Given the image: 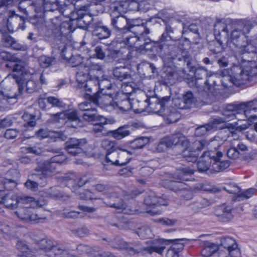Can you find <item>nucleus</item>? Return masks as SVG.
I'll return each mask as SVG.
<instances>
[{"label":"nucleus","mask_w":257,"mask_h":257,"mask_svg":"<svg viewBox=\"0 0 257 257\" xmlns=\"http://www.w3.org/2000/svg\"><path fill=\"white\" fill-rule=\"evenodd\" d=\"M219 249V247H218V245L214 243L206 242L204 244V247L201 250V253L203 257H210Z\"/></svg>","instance_id":"obj_30"},{"label":"nucleus","mask_w":257,"mask_h":257,"mask_svg":"<svg viewBox=\"0 0 257 257\" xmlns=\"http://www.w3.org/2000/svg\"><path fill=\"white\" fill-rule=\"evenodd\" d=\"M168 101V98L166 97H163L161 100H156L154 103H149L150 108L155 113H159L160 115L162 114V110L163 112L164 110L166 109L163 108V105L165 104L166 102Z\"/></svg>","instance_id":"obj_32"},{"label":"nucleus","mask_w":257,"mask_h":257,"mask_svg":"<svg viewBox=\"0 0 257 257\" xmlns=\"http://www.w3.org/2000/svg\"><path fill=\"white\" fill-rule=\"evenodd\" d=\"M38 138L43 139L47 138H50L54 141H56L57 139L60 138V133L59 132L49 131L47 128L40 129L36 133Z\"/></svg>","instance_id":"obj_29"},{"label":"nucleus","mask_w":257,"mask_h":257,"mask_svg":"<svg viewBox=\"0 0 257 257\" xmlns=\"http://www.w3.org/2000/svg\"><path fill=\"white\" fill-rule=\"evenodd\" d=\"M232 210V207L231 206L224 204L216 210L215 215L220 221L226 222L233 217Z\"/></svg>","instance_id":"obj_17"},{"label":"nucleus","mask_w":257,"mask_h":257,"mask_svg":"<svg viewBox=\"0 0 257 257\" xmlns=\"http://www.w3.org/2000/svg\"><path fill=\"white\" fill-rule=\"evenodd\" d=\"M119 153L117 149L107 152L106 155V161L108 163H110L112 165L118 166L117 159Z\"/></svg>","instance_id":"obj_45"},{"label":"nucleus","mask_w":257,"mask_h":257,"mask_svg":"<svg viewBox=\"0 0 257 257\" xmlns=\"http://www.w3.org/2000/svg\"><path fill=\"white\" fill-rule=\"evenodd\" d=\"M117 149L119 153L117 159L118 166L125 165L131 160L132 153L123 148L122 146H118Z\"/></svg>","instance_id":"obj_22"},{"label":"nucleus","mask_w":257,"mask_h":257,"mask_svg":"<svg viewBox=\"0 0 257 257\" xmlns=\"http://www.w3.org/2000/svg\"><path fill=\"white\" fill-rule=\"evenodd\" d=\"M165 65V72L166 76H164L165 80L167 81V83H171L172 80L174 79H179V77L186 78V71L184 69H180L177 70V72H174L171 68V64H168L166 59L164 60Z\"/></svg>","instance_id":"obj_13"},{"label":"nucleus","mask_w":257,"mask_h":257,"mask_svg":"<svg viewBox=\"0 0 257 257\" xmlns=\"http://www.w3.org/2000/svg\"><path fill=\"white\" fill-rule=\"evenodd\" d=\"M52 246V243L51 241L48 239H43L39 242L40 248L42 250H44L46 254H47V251L50 250Z\"/></svg>","instance_id":"obj_62"},{"label":"nucleus","mask_w":257,"mask_h":257,"mask_svg":"<svg viewBox=\"0 0 257 257\" xmlns=\"http://www.w3.org/2000/svg\"><path fill=\"white\" fill-rule=\"evenodd\" d=\"M54 60L55 59L53 58L46 56H41L39 59V64L43 68L48 67L53 63Z\"/></svg>","instance_id":"obj_50"},{"label":"nucleus","mask_w":257,"mask_h":257,"mask_svg":"<svg viewBox=\"0 0 257 257\" xmlns=\"http://www.w3.org/2000/svg\"><path fill=\"white\" fill-rule=\"evenodd\" d=\"M222 157V153L221 152H215L214 157L213 158V163L211 170L213 173H217L222 171L229 166L228 161H221L220 158Z\"/></svg>","instance_id":"obj_15"},{"label":"nucleus","mask_w":257,"mask_h":257,"mask_svg":"<svg viewBox=\"0 0 257 257\" xmlns=\"http://www.w3.org/2000/svg\"><path fill=\"white\" fill-rule=\"evenodd\" d=\"M183 240H150L146 242V246H141L137 243H128L122 239H116L111 242L110 245L118 249L125 250L131 255L142 251H147L150 254L156 252L161 254L166 247V242L172 241L173 243L169 249L179 253L184 248V243L182 242Z\"/></svg>","instance_id":"obj_2"},{"label":"nucleus","mask_w":257,"mask_h":257,"mask_svg":"<svg viewBox=\"0 0 257 257\" xmlns=\"http://www.w3.org/2000/svg\"><path fill=\"white\" fill-rule=\"evenodd\" d=\"M241 114L238 106L229 104L222 111V115L225 117L226 120H232L236 118L238 120L243 119V118L238 117L237 115Z\"/></svg>","instance_id":"obj_21"},{"label":"nucleus","mask_w":257,"mask_h":257,"mask_svg":"<svg viewBox=\"0 0 257 257\" xmlns=\"http://www.w3.org/2000/svg\"><path fill=\"white\" fill-rule=\"evenodd\" d=\"M254 192L255 189L254 188H249L242 192L240 191L238 194V200L248 199L254 194Z\"/></svg>","instance_id":"obj_61"},{"label":"nucleus","mask_w":257,"mask_h":257,"mask_svg":"<svg viewBox=\"0 0 257 257\" xmlns=\"http://www.w3.org/2000/svg\"><path fill=\"white\" fill-rule=\"evenodd\" d=\"M79 109L86 112L83 114V118L87 121H93L96 119L97 110L96 108L92 107V103L89 102H84L79 104Z\"/></svg>","instance_id":"obj_16"},{"label":"nucleus","mask_w":257,"mask_h":257,"mask_svg":"<svg viewBox=\"0 0 257 257\" xmlns=\"http://www.w3.org/2000/svg\"><path fill=\"white\" fill-rule=\"evenodd\" d=\"M11 78L14 81V76H8L0 83V106H6L10 103V100L13 98L7 93L8 91L11 90V87L8 84Z\"/></svg>","instance_id":"obj_12"},{"label":"nucleus","mask_w":257,"mask_h":257,"mask_svg":"<svg viewBox=\"0 0 257 257\" xmlns=\"http://www.w3.org/2000/svg\"><path fill=\"white\" fill-rule=\"evenodd\" d=\"M124 68H117L113 70V74L116 79L122 81L129 77L124 71Z\"/></svg>","instance_id":"obj_55"},{"label":"nucleus","mask_w":257,"mask_h":257,"mask_svg":"<svg viewBox=\"0 0 257 257\" xmlns=\"http://www.w3.org/2000/svg\"><path fill=\"white\" fill-rule=\"evenodd\" d=\"M144 47H145V50H149L155 54H159L162 49V45L154 42L145 43Z\"/></svg>","instance_id":"obj_43"},{"label":"nucleus","mask_w":257,"mask_h":257,"mask_svg":"<svg viewBox=\"0 0 257 257\" xmlns=\"http://www.w3.org/2000/svg\"><path fill=\"white\" fill-rule=\"evenodd\" d=\"M17 248L22 252V254L18 255L20 257H30L28 252L29 251L28 246L22 241H18L17 244Z\"/></svg>","instance_id":"obj_56"},{"label":"nucleus","mask_w":257,"mask_h":257,"mask_svg":"<svg viewBox=\"0 0 257 257\" xmlns=\"http://www.w3.org/2000/svg\"><path fill=\"white\" fill-rule=\"evenodd\" d=\"M219 247V250L224 249L227 254L233 255V257H240L241 253L240 249L236 241L232 238L226 237L220 239V242L218 245Z\"/></svg>","instance_id":"obj_10"},{"label":"nucleus","mask_w":257,"mask_h":257,"mask_svg":"<svg viewBox=\"0 0 257 257\" xmlns=\"http://www.w3.org/2000/svg\"><path fill=\"white\" fill-rule=\"evenodd\" d=\"M224 189L228 193L235 195L236 199H238V194L240 192V189L236 185L231 184L225 187Z\"/></svg>","instance_id":"obj_58"},{"label":"nucleus","mask_w":257,"mask_h":257,"mask_svg":"<svg viewBox=\"0 0 257 257\" xmlns=\"http://www.w3.org/2000/svg\"><path fill=\"white\" fill-rule=\"evenodd\" d=\"M226 127L228 128L230 132L231 136H229L228 138L234 137L233 140H237L238 139V135H237V132H240L244 129V127L241 125H237L236 123L234 124L229 123L227 125Z\"/></svg>","instance_id":"obj_38"},{"label":"nucleus","mask_w":257,"mask_h":257,"mask_svg":"<svg viewBox=\"0 0 257 257\" xmlns=\"http://www.w3.org/2000/svg\"><path fill=\"white\" fill-rule=\"evenodd\" d=\"M59 213L60 215L68 218H76L78 217L79 212L72 210L70 208H65L59 210Z\"/></svg>","instance_id":"obj_46"},{"label":"nucleus","mask_w":257,"mask_h":257,"mask_svg":"<svg viewBox=\"0 0 257 257\" xmlns=\"http://www.w3.org/2000/svg\"><path fill=\"white\" fill-rule=\"evenodd\" d=\"M214 155L215 152L213 151L204 152L197 163V167L200 172L208 171L209 173H213L211 168Z\"/></svg>","instance_id":"obj_11"},{"label":"nucleus","mask_w":257,"mask_h":257,"mask_svg":"<svg viewBox=\"0 0 257 257\" xmlns=\"http://www.w3.org/2000/svg\"><path fill=\"white\" fill-rule=\"evenodd\" d=\"M64 49L62 51L61 55L64 59L67 60L72 67L78 66L76 73V80L79 84V87L82 88L86 92L87 95H90L93 88H97V86L101 89L104 88L101 87L104 83H108L107 80L102 79L103 76V67L96 63L94 59L91 58L87 59L85 63H82V58L79 55L72 56L71 58L65 56Z\"/></svg>","instance_id":"obj_1"},{"label":"nucleus","mask_w":257,"mask_h":257,"mask_svg":"<svg viewBox=\"0 0 257 257\" xmlns=\"http://www.w3.org/2000/svg\"><path fill=\"white\" fill-rule=\"evenodd\" d=\"M87 181L85 176H77L73 173L65 175L60 180L63 185L74 189L82 187Z\"/></svg>","instance_id":"obj_7"},{"label":"nucleus","mask_w":257,"mask_h":257,"mask_svg":"<svg viewBox=\"0 0 257 257\" xmlns=\"http://www.w3.org/2000/svg\"><path fill=\"white\" fill-rule=\"evenodd\" d=\"M136 233L142 238H151L153 235L151 228L148 226H143L138 228Z\"/></svg>","instance_id":"obj_42"},{"label":"nucleus","mask_w":257,"mask_h":257,"mask_svg":"<svg viewBox=\"0 0 257 257\" xmlns=\"http://www.w3.org/2000/svg\"><path fill=\"white\" fill-rule=\"evenodd\" d=\"M36 171L41 172L45 177H48L54 175L56 172V166L50 160L44 162Z\"/></svg>","instance_id":"obj_20"},{"label":"nucleus","mask_w":257,"mask_h":257,"mask_svg":"<svg viewBox=\"0 0 257 257\" xmlns=\"http://www.w3.org/2000/svg\"><path fill=\"white\" fill-rule=\"evenodd\" d=\"M93 33L94 35L98 37L100 39L107 38L110 35V31L105 26L96 28Z\"/></svg>","instance_id":"obj_37"},{"label":"nucleus","mask_w":257,"mask_h":257,"mask_svg":"<svg viewBox=\"0 0 257 257\" xmlns=\"http://www.w3.org/2000/svg\"><path fill=\"white\" fill-rule=\"evenodd\" d=\"M16 186V182L12 179H5L0 180V212H1V206H3V202L4 200L3 192L5 189H11Z\"/></svg>","instance_id":"obj_24"},{"label":"nucleus","mask_w":257,"mask_h":257,"mask_svg":"<svg viewBox=\"0 0 257 257\" xmlns=\"http://www.w3.org/2000/svg\"><path fill=\"white\" fill-rule=\"evenodd\" d=\"M47 101L54 107H64L65 106V104L62 101L55 97H49L47 98Z\"/></svg>","instance_id":"obj_64"},{"label":"nucleus","mask_w":257,"mask_h":257,"mask_svg":"<svg viewBox=\"0 0 257 257\" xmlns=\"http://www.w3.org/2000/svg\"><path fill=\"white\" fill-rule=\"evenodd\" d=\"M256 102V100H253L240 104V108L243 110V114L242 115H244V117L250 119L257 117V115L255 114L257 112V108L253 107L254 103Z\"/></svg>","instance_id":"obj_18"},{"label":"nucleus","mask_w":257,"mask_h":257,"mask_svg":"<svg viewBox=\"0 0 257 257\" xmlns=\"http://www.w3.org/2000/svg\"><path fill=\"white\" fill-rule=\"evenodd\" d=\"M19 204L22 207L28 206L29 207H32L33 198L30 197H19Z\"/></svg>","instance_id":"obj_60"},{"label":"nucleus","mask_w":257,"mask_h":257,"mask_svg":"<svg viewBox=\"0 0 257 257\" xmlns=\"http://www.w3.org/2000/svg\"><path fill=\"white\" fill-rule=\"evenodd\" d=\"M135 102H131L127 100H125L119 102L118 103H114V107L113 109H118L121 111H126L132 108L137 113H140L143 111V108H135Z\"/></svg>","instance_id":"obj_23"},{"label":"nucleus","mask_w":257,"mask_h":257,"mask_svg":"<svg viewBox=\"0 0 257 257\" xmlns=\"http://www.w3.org/2000/svg\"><path fill=\"white\" fill-rule=\"evenodd\" d=\"M212 125L208 124L201 125L195 129V134L196 136H201L205 135L208 131L212 130Z\"/></svg>","instance_id":"obj_53"},{"label":"nucleus","mask_w":257,"mask_h":257,"mask_svg":"<svg viewBox=\"0 0 257 257\" xmlns=\"http://www.w3.org/2000/svg\"><path fill=\"white\" fill-rule=\"evenodd\" d=\"M135 27H138L139 28L140 32L139 34L141 35L143 33L148 34L150 33L149 30L146 27L142 20L136 19L132 20L131 21L128 20L126 30L128 31L131 29Z\"/></svg>","instance_id":"obj_28"},{"label":"nucleus","mask_w":257,"mask_h":257,"mask_svg":"<svg viewBox=\"0 0 257 257\" xmlns=\"http://www.w3.org/2000/svg\"><path fill=\"white\" fill-rule=\"evenodd\" d=\"M60 34L64 36L69 35L72 32L70 24L67 22L62 23L60 26Z\"/></svg>","instance_id":"obj_52"},{"label":"nucleus","mask_w":257,"mask_h":257,"mask_svg":"<svg viewBox=\"0 0 257 257\" xmlns=\"http://www.w3.org/2000/svg\"><path fill=\"white\" fill-rule=\"evenodd\" d=\"M183 100L185 105L182 107L184 108L190 107L195 102V99L191 92H187L183 95Z\"/></svg>","instance_id":"obj_49"},{"label":"nucleus","mask_w":257,"mask_h":257,"mask_svg":"<svg viewBox=\"0 0 257 257\" xmlns=\"http://www.w3.org/2000/svg\"><path fill=\"white\" fill-rule=\"evenodd\" d=\"M87 144L85 139L71 138L65 143V148L68 153L74 156L82 155L83 156L84 148Z\"/></svg>","instance_id":"obj_6"},{"label":"nucleus","mask_w":257,"mask_h":257,"mask_svg":"<svg viewBox=\"0 0 257 257\" xmlns=\"http://www.w3.org/2000/svg\"><path fill=\"white\" fill-rule=\"evenodd\" d=\"M73 233L76 235L83 237L87 236L89 234V231L85 226H81L77 229L72 230Z\"/></svg>","instance_id":"obj_59"},{"label":"nucleus","mask_w":257,"mask_h":257,"mask_svg":"<svg viewBox=\"0 0 257 257\" xmlns=\"http://www.w3.org/2000/svg\"><path fill=\"white\" fill-rule=\"evenodd\" d=\"M124 43L130 47L135 48L136 50L139 52L145 51V43L141 44L139 38L137 36L126 38Z\"/></svg>","instance_id":"obj_27"},{"label":"nucleus","mask_w":257,"mask_h":257,"mask_svg":"<svg viewBox=\"0 0 257 257\" xmlns=\"http://www.w3.org/2000/svg\"><path fill=\"white\" fill-rule=\"evenodd\" d=\"M101 146L104 148L107 152L117 149V146H115L114 142L110 141L107 139H104L102 141Z\"/></svg>","instance_id":"obj_54"},{"label":"nucleus","mask_w":257,"mask_h":257,"mask_svg":"<svg viewBox=\"0 0 257 257\" xmlns=\"http://www.w3.org/2000/svg\"><path fill=\"white\" fill-rule=\"evenodd\" d=\"M15 213L19 218L28 222H38L46 219L37 214L33 207L28 206L20 208Z\"/></svg>","instance_id":"obj_8"},{"label":"nucleus","mask_w":257,"mask_h":257,"mask_svg":"<svg viewBox=\"0 0 257 257\" xmlns=\"http://www.w3.org/2000/svg\"><path fill=\"white\" fill-rule=\"evenodd\" d=\"M187 144L186 147H180L182 156L188 162H195L199 155V152L207 147V141L206 140H196L191 145L186 138Z\"/></svg>","instance_id":"obj_3"},{"label":"nucleus","mask_w":257,"mask_h":257,"mask_svg":"<svg viewBox=\"0 0 257 257\" xmlns=\"http://www.w3.org/2000/svg\"><path fill=\"white\" fill-rule=\"evenodd\" d=\"M107 197L112 200L111 202L107 201L106 200L104 201L107 205L119 209L125 208V204L123 201L119 199L115 194H108Z\"/></svg>","instance_id":"obj_31"},{"label":"nucleus","mask_w":257,"mask_h":257,"mask_svg":"<svg viewBox=\"0 0 257 257\" xmlns=\"http://www.w3.org/2000/svg\"><path fill=\"white\" fill-rule=\"evenodd\" d=\"M224 141L219 136H215L209 142L207 141V147L210 150L208 152L213 151L215 153L218 152L217 150L223 144Z\"/></svg>","instance_id":"obj_35"},{"label":"nucleus","mask_w":257,"mask_h":257,"mask_svg":"<svg viewBox=\"0 0 257 257\" xmlns=\"http://www.w3.org/2000/svg\"><path fill=\"white\" fill-rule=\"evenodd\" d=\"M232 74L231 79L233 83L240 84L248 80L249 78L257 73V68L250 64L244 66L242 68L239 66H235L232 68Z\"/></svg>","instance_id":"obj_5"},{"label":"nucleus","mask_w":257,"mask_h":257,"mask_svg":"<svg viewBox=\"0 0 257 257\" xmlns=\"http://www.w3.org/2000/svg\"><path fill=\"white\" fill-rule=\"evenodd\" d=\"M90 101L94 105H99L102 108L110 111L114 107V102L112 97L109 95L102 94L97 92L93 96L89 97Z\"/></svg>","instance_id":"obj_9"},{"label":"nucleus","mask_w":257,"mask_h":257,"mask_svg":"<svg viewBox=\"0 0 257 257\" xmlns=\"http://www.w3.org/2000/svg\"><path fill=\"white\" fill-rule=\"evenodd\" d=\"M116 140H121L130 135V131L126 126H122L109 133Z\"/></svg>","instance_id":"obj_33"},{"label":"nucleus","mask_w":257,"mask_h":257,"mask_svg":"<svg viewBox=\"0 0 257 257\" xmlns=\"http://www.w3.org/2000/svg\"><path fill=\"white\" fill-rule=\"evenodd\" d=\"M58 6L57 0H44V9L47 11H54L57 9Z\"/></svg>","instance_id":"obj_51"},{"label":"nucleus","mask_w":257,"mask_h":257,"mask_svg":"<svg viewBox=\"0 0 257 257\" xmlns=\"http://www.w3.org/2000/svg\"><path fill=\"white\" fill-rule=\"evenodd\" d=\"M45 193L51 198H58L64 201L67 200L69 196L62 192H59L56 188L51 187L45 190Z\"/></svg>","instance_id":"obj_34"},{"label":"nucleus","mask_w":257,"mask_h":257,"mask_svg":"<svg viewBox=\"0 0 257 257\" xmlns=\"http://www.w3.org/2000/svg\"><path fill=\"white\" fill-rule=\"evenodd\" d=\"M97 120L99 122L96 123L93 125V130L95 133L101 132L104 128V125L107 123V119L105 117L96 114V119L93 121Z\"/></svg>","instance_id":"obj_39"},{"label":"nucleus","mask_w":257,"mask_h":257,"mask_svg":"<svg viewBox=\"0 0 257 257\" xmlns=\"http://www.w3.org/2000/svg\"><path fill=\"white\" fill-rule=\"evenodd\" d=\"M11 61L16 62L13 66V71L14 72H23L24 69L26 66V63L19 58L15 56H12L10 59Z\"/></svg>","instance_id":"obj_44"},{"label":"nucleus","mask_w":257,"mask_h":257,"mask_svg":"<svg viewBox=\"0 0 257 257\" xmlns=\"http://www.w3.org/2000/svg\"><path fill=\"white\" fill-rule=\"evenodd\" d=\"M52 116L54 119H65L67 118L69 120L73 122L75 124H72L74 127H76L79 123V118L77 115V112L75 110H69L65 111L58 112L52 114Z\"/></svg>","instance_id":"obj_14"},{"label":"nucleus","mask_w":257,"mask_h":257,"mask_svg":"<svg viewBox=\"0 0 257 257\" xmlns=\"http://www.w3.org/2000/svg\"><path fill=\"white\" fill-rule=\"evenodd\" d=\"M128 20L122 15H119L111 19V25L119 31L126 30Z\"/></svg>","instance_id":"obj_25"},{"label":"nucleus","mask_w":257,"mask_h":257,"mask_svg":"<svg viewBox=\"0 0 257 257\" xmlns=\"http://www.w3.org/2000/svg\"><path fill=\"white\" fill-rule=\"evenodd\" d=\"M23 119L27 121L25 124V126H29L31 127L34 126L36 125L35 118L33 117L32 115L25 113L23 115Z\"/></svg>","instance_id":"obj_63"},{"label":"nucleus","mask_w":257,"mask_h":257,"mask_svg":"<svg viewBox=\"0 0 257 257\" xmlns=\"http://www.w3.org/2000/svg\"><path fill=\"white\" fill-rule=\"evenodd\" d=\"M161 115L163 116L168 123H173L177 121L178 115L175 112H172L168 109H166Z\"/></svg>","instance_id":"obj_48"},{"label":"nucleus","mask_w":257,"mask_h":257,"mask_svg":"<svg viewBox=\"0 0 257 257\" xmlns=\"http://www.w3.org/2000/svg\"><path fill=\"white\" fill-rule=\"evenodd\" d=\"M208 205V203L206 200L201 199L189 204V207L193 212L196 213L199 211L201 209L207 207Z\"/></svg>","instance_id":"obj_36"},{"label":"nucleus","mask_w":257,"mask_h":257,"mask_svg":"<svg viewBox=\"0 0 257 257\" xmlns=\"http://www.w3.org/2000/svg\"><path fill=\"white\" fill-rule=\"evenodd\" d=\"M187 143L186 137L182 134L177 133L162 139L156 149L158 152H163L173 146L177 147L180 149V147L184 148L186 146Z\"/></svg>","instance_id":"obj_4"},{"label":"nucleus","mask_w":257,"mask_h":257,"mask_svg":"<svg viewBox=\"0 0 257 257\" xmlns=\"http://www.w3.org/2000/svg\"><path fill=\"white\" fill-rule=\"evenodd\" d=\"M249 28L248 26L244 25L243 23L240 22L236 24L234 30L232 31L230 35V38L232 40H237L241 35L248 33Z\"/></svg>","instance_id":"obj_26"},{"label":"nucleus","mask_w":257,"mask_h":257,"mask_svg":"<svg viewBox=\"0 0 257 257\" xmlns=\"http://www.w3.org/2000/svg\"><path fill=\"white\" fill-rule=\"evenodd\" d=\"M144 203L149 206H156L157 204L160 205H167L168 201L165 196L158 198L155 193L151 192L146 197L144 200Z\"/></svg>","instance_id":"obj_19"},{"label":"nucleus","mask_w":257,"mask_h":257,"mask_svg":"<svg viewBox=\"0 0 257 257\" xmlns=\"http://www.w3.org/2000/svg\"><path fill=\"white\" fill-rule=\"evenodd\" d=\"M149 143V139L146 137H140L131 142V147L134 149L143 148Z\"/></svg>","instance_id":"obj_41"},{"label":"nucleus","mask_w":257,"mask_h":257,"mask_svg":"<svg viewBox=\"0 0 257 257\" xmlns=\"http://www.w3.org/2000/svg\"><path fill=\"white\" fill-rule=\"evenodd\" d=\"M134 4L137 5L139 11H148L153 3L152 0H136Z\"/></svg>","instance_id":"obj_47"},{"label":"nucleus","mask_w":257,"mask_h":257,"mask_svg":"<svg viewBox=\"0 0 257 257\" xmlns=\"http://www.w3.org/2000/svg\"><path fill=\"white\" fill-rule=\"evenodd\" d=\"M19 196L13 195L10 198H4L3 203L9 208H16L19 204Z\"/></svg>","instance_id":"obj_40"},{"label":"nucleus","mask_w":257,"mask_h":257,"mask_svg":"<svg viewBox=\"0 0 257 257\" xmlns=\"http://www.w3.org/2000/svg\"><path fill=\"white\" fill-rule=\"evenodd\" d=\"M62 246L60 245H53L50 249L47 251V255L49 257H55L57 255H60L61 253V250Z\"/></svg>","instance_id":"obj_57"}]
</instances>
